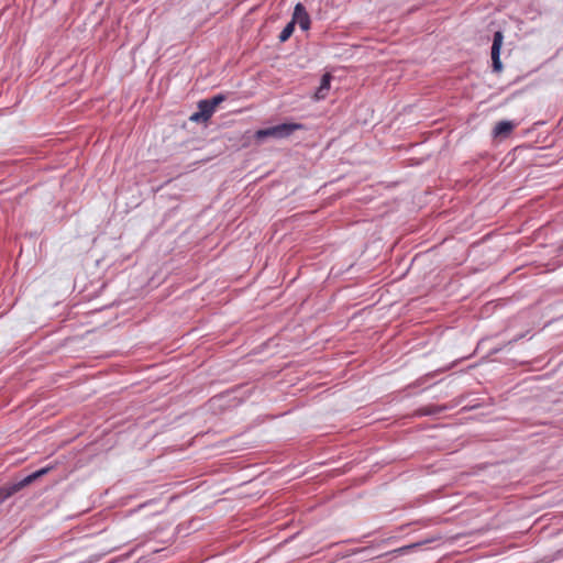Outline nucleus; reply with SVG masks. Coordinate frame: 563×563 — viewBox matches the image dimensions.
Returning a JSON list of instances; mask_svg holds the SVG:
<instances>
[{
    "instance_id": "1",
    "label": "nucleus",
    "mask_w": 563,
    "mask_h": 563,
    "mask_svg": "<svg viewBox=\"0 0 563 563\" xmlns=\"http://www.w3.org/2000/svg\"><path fill=\"white\" fill-rule=\"evenodd\" d=\"M305 125L301 123H294V122H285L277 125L268 126L265 129L257 130L254 134V139L257 142H262L267 137H273L276 140L287 139L294 132L298 130H303Z\"/></svg>"
},
{
    "instance_id": "2",
    "label": "nucleus",
    "mask_w": 563,
    "mask_h": 563,
    "mask_svg": "<svg viewBox=\"0 0 563 563\" xmlns=\"http://www.w3.org/2000/svg\"><path fill=\"white\" fill-rule=\"evenodd\" d=\"M52 467H43L41 470H37L33 472L32 474L25 476L21 481L14 482V483H7L3 486L0 487V506L9 499L11 496L23 489L24 487L29 486L43 475L47 474Z\"/></svg>"
},
{
    "instance_id": "3",
    "label": "nucleus",
    "mask_w": 563,
    "mask_h": 563,
    "mask_svg": "<svg viewBox=\"0 0 563 563\" xmlns=\"http://www.w3.org/2000/svg\"><path fill=\"white\" fill-rule=\"evenodd\" d=\"M504 41V34L501 31H496L494 33L493 37V45H492V67L493 70L496 73H500L503 69V64L500 60V48Z\"/></svg>"
},
{
    "instance_id": "4",
    "label": "nucleus",
    "mask_w": 563,
    "mask_h": 563,
    "mask_svg": "<svg viewBox=\"0 0 563 563\" xmlns=\"http://www.w3.org/2000/svg\"><path fill=\"white\" fill-rule=\"evenodd\" d=\"M291 21H295V25L298 23L302 31L309 30L310 16L302 3L296 4Z\"/></svg>"
},
{
    "instance_id": "5",
    "label": "nucleus",
    "mask_w": 563,
    "mask_h": 563,
    "mask_svg": "<svg viewBox=\"0 0 563 563\" xmlns=\"http://www.w3.org/2000/svg\"><path fill=\"white\" fill-rule=\"evenodd\" d=\"M516 123L508 120H503L496 123L493 129L492 135L494 139H506L508 137L514 129L516 128Z\"/></svg>"
},
{
    "instance_id": "6",
    "label": "nucleus",
    "mask_w": 563,
    "mask_h": 563,
    "mask_svg": "<svg viewBox=\"0 0 563 563\" xmlns=\"http://www.w3.org/2000/svg\"><path fill=\"white\" fill-rule=\"evenodd\" d=\"M332 76L330 74H324L321 77L320 86L317 89L316 98L317 99H324L328 95V91L330 90Z\"/></svg>"
},
{
    "instance_id": "7",
    "label": "nucleus",
    "mask_w": 563,
    "mask_h": 563,
    "mask_svg": "<svg viewBox=\"0 0 563 563\" xmlns=\"http://www.w3.org/2000/svg\"><path fill=\"white\" fill-rule=\"evenodd\" d=\"M445 409H446V406L428 405V406L419 408L417 410V413L419 416H435V415L443 412Z\"/></svg>"
},
{
    "instance_id": "8",
    "label": "nucleus",
    "mask_w": 563,
    "mask_h": 563,
    "mask_svg": "<svg viewBox=\"0 0 563 563\" xmlns=\"http://www.w3.org/2000/svg\"><path fill=\"white\" fill-rule=\"evenodd\" d=\"M198 109L200 111V115L205 117L207 120H209L216 111L207 99L200 100L198 102Z\"/></svg>"
},
{
    "instance_id": "9",
    "label": "nucleus",
    "mask_w": 563,
    "mask_h": 563,
    "mask_svg": "<svg viewBox=\"0 0 563 563\" xmlns=\"http://www.w3.org/2000/svg\"><path fill=\"white\" fill-rule=\"evenodd\" d=\"M295 21L288 22L278 36L279 42L284 43L288 41L295 31Z\"/></svg>"
},
{
    "instance_id": "10",
    "label": "nucleus",
    "mask_w": 563,
    "mask_h": 563,
    "mask_svg": "<svg viewBox=\"0 0 563 563\" xmlns=\"http://www.w3.org/2000/svg\"><path fill=\"white\" fill-rule=\"evenodd\" d=\"M208 102L212 106V108L216 110V108L225 100V96L222 93L216 95L210 99H207Z\"/></svg>"
},
{
    "instance_id": "11",
    "label": "nucleus",
    "mask_w": 563,
    "mask_h": 563,
    "mask_svg": "<svg viewBox=\"0 0 563 563\" xmlns=\"http://www.w3.org/2000/svg\"><path fill=\"white\" fill-rule=\"evenodd\" d=\"M423 543L424 542H417V543H412V544H409V545H405V547H401L398 550H396V552H398L400 554H405V553L409 552L410 550L420 547Z\"/></svg>"
},
{
    "instance_id": "12",
    "label": "nucleus",
    "mask_w": 563,
    "mask_h": 563,
    "mask_svg": "<svg viewBox=\"0 0 563 563\" xmlns=\"http://www.w3.org/2000/svg\"><path fill=\"white\" fill-rule=\"evenodd\" d=\"M189 119L192 122H206V121H208L207 119H205V117L200 115V111H197V112L192 113Z\"/></svg>"
},
{
    "instance_id": "13",
    "label": "nucleus",
    "mask_w": 563,
    "mask_h": 563,
    "mask_svg": "<svg viewBox=\"0 0 563 563\" xmlns=\"http://www.w3.org/2000/svg\"><path fill=\"white\" fill-rule=\"evenodd\" d=\"M438 373V371L435 372H431V373H428L426 374L424 376L420 377L418 380H417V385H422L424 384L429 378L433 377L435 374Z\"/></svg>"
},
{
    "instance_id": "14",
    "label": "nucleus",
    "mask_w": 563,
    "mask_h": 563,
    "mask_svg": "<svg viewBox=\"0 0 563 563\" xmlns=\"http://www.w3.org/2000/svg\"><path fill=\"white\" fill-rule=\"evenodd\" d=\"M559 253L563 254V244L559 246Z\"/></svg>"
}]
</instances>
